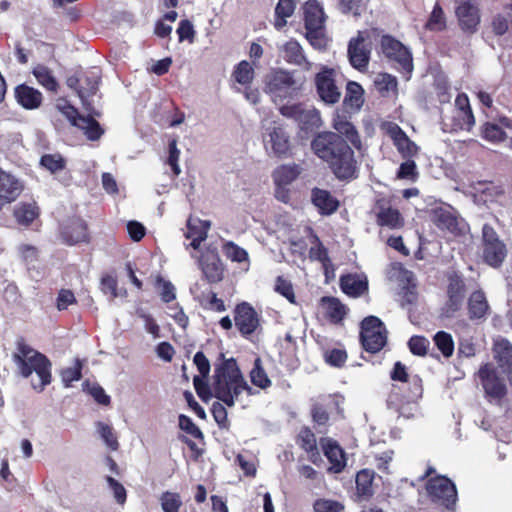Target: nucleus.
<instances>
[{"mask_svg": "<svg viewBox=\"0 0 512 512\" xmlns=\"http://www.w3.org/2000/svg\"><path fill=\"white\" fill-rule=\"evenodd\" d=\"M433 341L437 349L445 358H450L454 353V340L450 333L438 331L433 336Z\"/></svg>", "mask_w": 512, "mask_h": 512, "instance_id": "47", "label": "nucleus"}, {"mask_svg": "<svg viewBox=\"0 0 512 512\" xmlns=\"http://www.w3.org/2000/svg\"><path fill=\"white\" fill-rule=\"evenodd\" d=\"M380 44L385 57L398 64L397 69L409 77L413 71V58L409 49L391 35H383Z\"/></svg>", "mask_w": 512, "mask_h": 512, "instance_id": "10", "label": "nucleus"}, {"mask_svg": "<svg viewBox=\"0 0 512 512\" xmlns=\"http://www.w3.org/2000/svg\"><path fill=\"white\" fill-rule=\"evenodd\" d=\"M376 223L382 227L399 229L404 226V218L398 209L391 207L385 200L377 202Z\"/></svg>", "mask_w": 512, "mask_h": 512, "instance_id": "23", "label": "nucleus"}, {"mask_svg": "<svg viewBox=\"0 0 512 512\" xmlns=\"http://www.w3.org/2000/svg\"><path fill=\"white\" fill-rule=\"evenodd\" d=\"M506 255L507 250L503 242L489 243V245L483 246V260L491 267H500Z\"/></svg>", "mask_w": 512, "mask_h": 512, "instance_id": "36", "label": "nucleus"}, {"mask_svg": "<svg viewBox=\"0 0 512 512\" xmlns=\"http://www.w3.org/2000/svg\"><path fill=\"white\" fill-rule=\"evenodd\" d=\"M327 364L333 367L341 368L347 361L348 355L344 349H331L327 350L324 354Z\"/></svg>", "mask_w": 512, "mask_h": 512, "instance_id": "61", "label": "nucleus"}, {"mask_svg": "<svg viewBox=\"0 0 512 512\" xmlns=\"http://www.w3.org/2000/svg\"><path fill=\"white\" fill-rule=\"evenodd\" d=\"M429 345V340L426 337L420 335H414L408 341L410 352L413 355L421 357L427 354Z\"/></svg>", "mask_w": 512, "mask_h": 512, "instance_id": "60", "label": "nucleus"}, {"mask_svg": "<svg viewBox=\"0 0 512 512\" xmlns=\"http://www.w3.org/2000/svg\"><path fill=\"white\" fill-rule=\"evenodd\" d=\"M320 305L324 309L325 317L333 324L342 322L346 317L347 308L336 297L323 296L320 299Z\"/></svg>", "mask_w": 512, "mask_h": 512, "instance_id": "29", "label": "nucleus"}, {"mask_svg": "<svg viewBox=\"0 0 512 512\" xmlns=\"http://www.w3.org/2000/svg\"><path fill=\"white\" fill-rule=\"evenodd\" d=\"M270 144L274 155L278 158H285L290 154L291 142L290 136L286 132L284 126L276 121H273L269 127L266 128Z\"/></svg>", "mask_w": 512, "mask_h": 512, "instance_id": "18", "label": "nucleus"}, {"mask_svg": "<svg viewBox=\"0 0 512 512\" xmlns=\"http://www.w3.org/2000/svg\"><path fill=\"white\" fill-rule=\"evenodd\" d=\"M431 221L442 231H447L455 236L462 233L457 217L449 210L438 207L431 211Z\"/></svg>", "mask_w": 512, "mask_h": 512, "instance_id": "26", "label": "nucleus"}, {"mask_svg": "<svg viewBox=\"0 0 512 512\" xmlns=\"http://www.w3.org/2000/svg\"><path fill=\"white\" fill-rule=\"evenodd\" d=\"M222 251L232 262L242 263L249 259L248 252L233 241L225 242Z\"/></svg>", "mask_w": 512, "mask_h": 512, "instance_id": "51", "label": "nucleus"}, {"mask_svg": "<svg viewBox=\"0 0 512 512\" xmlns=\"http://www.w3.org/2000/svg\"><path fill=\"white\" fill-rule=\"evenodd\" d=\"M320 445L330 463L328 471L335 474L343 472L347 465V455L339 443L333 438L322 437Z\"/></svg>", "mask_w": 512, "mask_h": 512, "instance_id": "15", "label": "nucleus"}, {"mask_svg": "<svg viewBox=\"0 0 512 512\" xmlns=\"http://www.w3.org/2000/svg\"><path fill=\"white\" fill-rule=\"evenodd\" d=\"M40 164L51 173L62 171L66 167L65 159L58 153L44 154L40 159Z\"/></svg>", "mask_w": 512, "mask_h": 512, "instance_id": "53", "label": "nucleus"}, {"mask_svg": "<svg viewBox=\"0 0 512 512\" xmlns=\"http://www.w3.org/2000/svg\"><path fill=\"white\" fill-rule=\"evenodd\" d=\"M234 324L239 334L250 340L261 327L260 315L255 308L246 301L236 304L234 310Z\"/></svg>", "mask_w": 512, "mask_h": 512, "instance_id": "11", "label": "nucleus"}, {"mask_svg": "<svg viewBox=\"0 0 512 512\" xmlns=\"http://www.w3.org/2000/svg\"><path fill=\"white\" fill-rule=\"evenodd\" d=\"M305 30V37L314 49L319 51L327 49L329 39L325 33V26Z\"/></svg>", "mask_w": 512, "mask_h": 512, "instance_id": "45", "label": "nucleus"}, {"mask_svg": "<svg viewBox=\"0 0 512 512\" xmlns=\"http://www.w3.org/2000/svg\"><path fill=\"white\" fill-rule=\"evenodd\" d=\"M250 380L253 385L261 389H267L271 386V380L265 372L259 357L255 359L254 367L250 371Z\"/></svg>", "mask_w": 512, "mask_h": 512, "instance_id": "48", "label": "nucleus"}, {"mask_svg": "<svg viewBox=\"0 0 512 512\" xmlns=\"http://www.w3.org/2000/svg\"><path fill=\"white\" fill-rule=\"evenodd\" d=\"M76 127L84 130L87 139L91 141L100 139V137L104 134V129L101 127L99 122L91 116H83L80 118V121Z\"/></svg>", "mask_w": 512, "mask_h": 512, "instance_id": "44", "label": "nucleus"}, {"mask_svg": "<svg viewBox=\"0 0 512 512\" xmlns=\"http://www.w3.org/2000/svg\"><path fill=\"white\" fill-rule=\"evenodd\" d=\"M14 97L16 102L26 110H36L43 103L42 93L26 83L19 84L14 88Z\"/></svg>", "mask_w": 512, "mask_h": 512, "instance_id": "22", "label": "nucleus"}, {"mask_svg": "<svg viewBox=\"0 0 512 512\" xmlns=\"http://www.w3.org/2000/svg\"><path fill=\"white\" fill-rule=\"evenodd\" d=\"M455 15L460 29L466 34H474L480 25V10L475 0L457 1Z\"/></svg>", "mask_w": 512, "mask_h": 512, "instance_id": "12", "label": "nucleus"}, {"mask_svg": "<svg viewBox=\"0 0 512 512\" xmlns=\"http://www.w3.org/2000/svg\"><path fill=\"white\" fill-rule=\"evenodd\" d=\"M296 8L295 0H279L275 7V23L276 29L283 28L287 21L286 19L291 17Z\"/></svg>", "mask_w": 512, "mask_h": 512, "instance_id": "41", "label": "nucleus"}, {"mask_svg": "<svg viewBox=\"0 0 512 512\" xmlns=\"http://www.w3.org/2000/svg\"><path fill=\"white\" fill-rule=\"evenodd\" d=\"M417 165L413 158L406 159L405 162L401 163L398 171L397 178L409 179L415 181L418 178Z\"/></svg>", "mask_w": 512, "mask_h": 512, "instance_id": "63", "label": "nucleus"}, {"mask_svg": "<svg viewBox=\"0 0 512 512\" xmlns=\"http://www.w3.org/2000/svg\"><path fill=\"white\" fill-rule=\"evenodd\" d=\"M333 128L337 131V134L345 136L347 139L346 141H349L353 146L360 147V136L351 122L338 115L333 120Z\"/></svg>", "mask_w": 512, "mask_h": 512, "instance_id": "38", "label": "nucleus"}, {"mask_svg": "<svg viewBox=\"0 0 512 512\" xmlns=\"http://www.w3.org/2000/svg\"><path fill=\"white\" fill-rule=\"evenodd\" d=\"M160 504L163 512H180L183 503L179 493L165 491L160 496Z\"/></svg>", "mask_w": 512, "mask_h": 512, "instance_id": "50", "label": "nucleus"}, {"mask_svg": "<svg viewBox=\"0 0 512 512\" xmlns=\"http://www.w3.org/2000/svg\"><path fill=\"white\" fill-rule=\"evenodd\" d=\"M489 310V304L485 293L476 290L471 293L468 299V315L471 320L485 318Z\"/></svg>", "mask_w": 512, "mask_h": 512, "instance_id": "33", "label": "nucleus"}, {"mask_svg": "<svg viewBox=\"0 0 512 512\" xmlns=\"http://www.w3.org/2000/svg\"><path fill=\"white\" fill-rule=\"evenodd\" d=\"M406 390L401 391V387L392 385L391 391L387 397V405L394 408L400 415L403 414V405L417 402L423 395L422 379L418 375L411 376L410 380L404 384Z\"/></svg>", "mask_w": 512, "mask_h": 512, "instance_id": "9", "label": "nucleus"}, {"mask_svg": "<svg viewBox=\"0 0 512 512\" xmlns=\"http://www.w3.org/2000/svg\"><path fill=\"white\" fill-rule=\"evenodd\" d=\"M325 13L323 7L317 0H309L304 5V27L305 29L325 26Z\"/></svg>", "mask_w": 512, "mask_h": 512, "instance_id": "32", "label": "nucleus"}, {"mask_svg": "<svg viewBox=\"0 0 512 512\" xmlns=\"http://www.w3.org/2000/svg\"><path fill=\"white\" fill-rule=\"evenodd\" d=\"M233 79L242 86H249L255 77L253 66L246 60L240 61L232 72Z\"/></svg>", "mask_w": 512, "mask_h": 512, "instance_id": "42", "label": "nucleus"}, {"mask_svg": "<svg viewBox=\"0 0 512 512\" xmlns=\"http://www.w3.org/2000/svg\"><path fill=\"white\" fill-rule=\"evenodd\" d=\"M39 215V209L34 203H21L14 211L16 220L23 225H30Z\"/></svg>", "mask_w": 512, "mask_h": 512, "instance_id": "46", "label": "nucleus"}, {"mask_svg": "<svg viewBox=\"0 0 512 512\" xmlns=\"http://www.w3.org/2000/svg\"><path fill=\"white\" fill-rule=\"evenodd\" d=\"M387 340L386 327L378 317L370 315L361 321L360 343L366 352H380L386 346Z\"/></svg>", "mask_w": 512, "mask_h": 512, "instance_id": "5", "label": "nucleus"}, {"mask_svg": "<svg viewBox=\"0 0 512 512\" xmlns=\"http://www.w3.org/2000/svg\"><path fill=\"white\" fill-rule=\"evenodd\" d=\"M97 426L100 436L104 440L105 444L111 450H117L119 448V443L113 431V428L110 425L105 424L103 422H98Z\"/></svg>", "mask_w": 512, "mask_h": 512, "instance_id": "62", "label": "nucleus"}, {"mask_svg": "<svg viewBox=\"0 0 512 512\" xmlns=\"http://www.w3.org/2000/svg\"><path fill=\"white\" fill-rule=\"evenodd\" d=\"M284 60L291 65L305 66L306 70L311 68V63L307 60L303 48L295 39L287 41L282 48Z\"/></svg>", "mask_w": 512, "mask_h": 512, "instance_id": "30", "label": "nucleus"}, {"mask_svg": "<svg viewBox=\"0 0 512 512\" xmlns=\"http://www.w3.org/2000/svg\"><path fill=\"white\" fill-rule=\"evenodd\" d=\"M364 104V89L355 81H348L342 105L346 111L357 112Z\"/></svg>", "mask_w": 512, "mask_h": 512, "instance_id": "31", "label": "nucleus"}, {"mask_svg": "<svg viewBox=\"0 0 512 512\" xmlns=\"http://www.w3.org/2000/svg\"><path fill=\"white\" fill-rule=\"evenodd\" d=\"M374 475V471L369 469H362L356 474L355 482L358 496L367 499L373 495Z\"/></svg>", "mask_w": 512, "mask_h": 512, "instance_id": "39", "label": "nucleus"}, {"mask_svg": "<svg viewBox=\"0 0 512 512\" xmlns=\"http://www.w3.org/2000/svg\"><path fill=\"white\" fill-rule=\"evenodd\" d=\"M210 222L200 219H188L186 237H199L207 238Z\"/></svg>", "mask_w": 512, "mask_h": 512, "instance_id": "57", "label": "nucleus"}, {"mask_svg": "<svg viewBox=\"0 0 512 512\" xmlns=\"http://www.w3.org/2000/svg\"><path fill=\"white\" fill-rule=\"evenodd\" d=\"M297 122L301 131L306 134L312 133L320 127V114L316 109L307 110L304 108Z\"/></svg>", "mask_w": 512, "mask_h": 512, "instance_id": "40", "label": "nucleus"}, {"mask_svg": "<svg viewBox=\"0 0 512 512\" xmlns=\"http://www.w3.org/2000/svg\"><path fill=\"white\" fill-rule=\"evenodd\" d=\"M83 364L80 359H76L73 367H67L61 370V379L65 387H70L74 381L82 378Z\"/></svg>", "mask_w": 512, "mask_h": 512, "instance_id": "54", "label": "nucleus"}, {"mask_svg": "<svg viewBox=\"0 0 512 512\" xmlns=\"http://www.w3.org/2000/svg\"><path fill=\"white\" fill-rule=\"evenodd\" d=\"M340 288L346 295L356 298L367 292L368 283L356 275L347 274L340 277Z\"/></svg>", "mask_w": 512, "mask_h": 512, "instance_id": "34", "label": "nucleus"}, {"mask_svg": "<svg viewBox=\"0 0 512 512\" xmlns=\"http://www.w3.org/2000/svg\"><path fill=\"white\" fill-rule=\"evenodd\" d=\"M311 418L315 425V428L319 433H326V429H322V427H326L330 420V414L326 407L323 404L316 403L311 408Z\"/></svg>", "mask_w": 512, "mask_h": 512, "instance_id": "49", "label": "nucleus"}, {"mask_svg": "<svg viewBox=\"0 0 512 512\" xmlns=\"http://www.w3.org/2000/svg\"><path fill=\"white\" fill-rule=\"evenodd\" d=\"M316 93L324 104H337L342 96L341 87L337 83V71L328 66H321L314 76Z\"/></svg>", "mask_w": 512, "mask_h": 512, "instance_id": "7", "label": "nucleus"}, {"mask_svg": "<svg viewBox=\"0 0 512 512\" xmlns=\"http://www.w3.org/2000/svg\"><path fill=\"white\" fill-rule=\"evenodd\" d=\"M300 174L299 166L296 164L292 165H281L276 168L273 172V180L276 185V192L279 193V190L283 187L290 185L293 181L297 179Z\"/></svg>", "mask_w": 512, "mask_h": 512, "instance_id": "35", "label": "nucleus"}, {"mask_svg": "<svg viewBox=\"0 0 512 512\" xmlns=\"http://www.w3.org/2000/svg\"><path fill=\"white\" fill-rule=\"evenodd\" d=\"M12 360L23 378L30 377L33 372L36 373L38 381L32 380L31 385L37 392H42L51 383V361L46 355L33 349L23 337L16 341V351L12 354Z\"/></svg>", "mask_w": 512, "mask_h": 512, "instance_id": "3", "label": "nucleus"}, {"mask_svg": "<svg viewBox=\"0 0 512 512\" xmlns=\"http://www.w3.org/2000/svg\"><path fill=\"white\" fill-rule=\"evenodd\" d=\"M213 393L205 378L195 375L193 384L198 397L205 403L214 396L228 407H233L238 396L246 391L252 394V388L244 379L234 358L224 360L215 368Z\"/></svg>", "mask_w": 512, "mask_h": 512, "instance_id": "1", "label": "nucleus"}, {"mask_svg": "<svg viewBox=\"0 0 512 512\" xmlns=\"http://www.w3.org/2000/svg\"><path fill=\"white\" fill-rule=\"evenodd\" d=\"M493 353L498 366L507 375L512 385V344L507 339L501 338L494 343Z\"/></svg>", "mask_w": 512, "mask_h": 512, "instance_id": "24", "label": "nucleus"}, {"mask_svg": "<svg viewBox=\"0 0 512 512\" xmlns=\"http://www.w3.org/2000/svg\"><path fill=\"white\" fill-rule=\"evenodd\" d=\"M32 74L36 78L37 82L47 91L57 93L59 89V83L49 67L44 64H37L33 68Z\"/></svg>", "mask_w": 512, "mask_h": 512, "instance_id": "37", "label": "nucleus"}, {"mask_svg": "<svg viewBox=\"0 0 512 512\" xmlns=\"http://www.w3.org/2000/svg\"><path fill=\"white\" fill-rule=\"evenodd\" d=\"M311 149L328 165L338 180L357 177L358 165L354 151L339 134L331 131L317 133L311 141Z\"/></svg>", "mask_w": 512, "mask_h": 512, "instance_id": "2", "label": "nucleus"}, {"mask_svg": "<svg viewBox=\"0 0 512 512\" xmlns=\"http://www.w3.org/2000/svg\"><path fill=\"white\" fill-rule=\"evenodd\" d=\"M155 287L160 289L159 295L164 303H170L175 300L176 293L174 285L165 280L161 275H157L155 279Z\"/></svg>", "mask_w": 512, "mask_h": 512, "instance_id": "56", "label": "nucleus"}, {"mask_svg": "<svg viewBox=\"0 0 512 512\" xmlns=\"http://www.w3.org/2000/svg\"><path fill=\"white\" fill-rule=\"evenodd\" d=\"M200 304L206 310L216 312H224L226 310L224 301L218 298L217 294L213 291L202 293Z\"/></svg>", "mask_w": 512, "mask_h": 512, "instance_id": "55", "label": "nucleus"}, {"mask_svg": "<svg viewBox=\"0 0 512 512\" xmlns=\"http://www.w3.org/2000/svg\"><path fill=\"white\" fill-rule=\"evenodd\" d=\"M478 375L486 397L500 401L506 396L507 388L505 383L499 378L495 369L489 363L480 367Z\"/></svg>", "mask_w": 512, "mask_h": 512, "instance_id": "13", "label": "nucleus"}, {"mask_svg": "<svg viewBox=\"0 0 512 512\" xmlns=\"http://www.w3.org/2000/svg\"><path fill=\"white\" fill-rule=\"evenodd\" d=\"M499 124L492 122H486L481 127V136L483 139L492 142L499 143L507 138L503 127L512 129V120L506 116L499 117Z\"/></svg>", "mask_w": 512, "mask_h": 512, "instance_id": "28", "label": "nucleus"}, {"mask_svg": "<svg viewBox=\"0 0 512 512\" xmlns=\"http://www.w3.org/2000/svg\"><path fill=\"white\" fill-rule=\"evenodd\" d=\"M465 293V283L459 276H453L449 279L447 286L448 299L443 308L447 317H452L460 310Z\"/></svg>", "mask_w": 512, "mask_h": 512, "instance_id": "21", "label": "nucleus"}, {"mask_svg": "<svg viewBox=\"0 0 512 512\" xmlns=\"http://www.w3.org/2000/svg\"><path fill=\"white\" fill-rule=\"evenodd\" d=\"M176 32L179 42L188 41L189 43H193L195 40L196 32L193 24L188 19H183L179 22Z\"/></svg>", "mask_w": 512, "mask_h": 512, "instance_id": "64", "label": "nucleus"}, {"mask_svg": "<svg viewBox=\"0 0 512 512\" xmlns=\"http://www.w3.org/2000/svg\"><path fill=\"white\" fill-rule=\"evenodd\" d=\"M313 246L309 249V257L311 260L318 261L322 266L327 269L328 265L331 264V259L328 254V249L321 242L320 238L313 234L311 237Z\"/></svg>", "mask_w": 512, "mask_h": 512, "instance_id": "43", "label": "nucleus"}, {"mask_svg": "<svg viewBox=\"0 0 512 512\" xmlns=\"http://www.w3.org/2000/svg\"><path fill=\"white\" fill-rule=\"evenodd\" d=\"M364 37L359 33L356 38H352L348 44V57L351 66L360 72L367 70L370 61V49L364 44Z\"/></svg>", "mask_w": 512, "mask_h": 512, "instance_id": "20", "label": "nucleus"}, {"mask_svg": "<svg viewBox=\"0 0 512 512\" xmlns=\"http://www.w3.org/2000/svg\"><path fill=\"white\" fill-rule=\"evenodd\" d=\"M179 428L195 439L204 440V434L201 429L187 415L181 414L178 418Z\"/></svg>", "mask_w": 512, "mask_h": 512, "instance_id": "59", "label": "nucleus"}, {"mask_svg": "<svg viewBox=\"0 0 512 512\" xmlns=\"http://www.w3.org/2000/svg\"><path fill=\"white\" fill-rule=\"evenodd\" d=\"M200 267L205 279L210 284L222 281L224 277V266L216 249H207L199 260Z\"/></svg>", "mask_w": 512, "mask_h": 512, "instance_id": "17", "label": "nucleus"}, {"mask_svg": "<svg viewBox=\"0 0 512 512\" xmlns=\"http://www.w3.org/2000/svg\"><path fill=\"white\" fill-rule=\"evenodd\" d=\"M61 238L68 245L90 242L88 224L81 218L71 219L61 230Z\"/></svg>", "mask_w": 512, "mask_h": 512, "instance_id": "19", "label": "nucleus"}, {"mask_svg": "<svg viewBox=\"0 0 512 512\" xmlns=\"http://www.w3.org/2000/svg\"><path fill=\"white\" fill-rule=\"evenodd\" d=\"M311 202L318 209L321 215H331L339 208V201L325 189L313 188L311 191Z\"/></svg>", "mask_w": 512, "mask_h": 512, "instance_id": "27", "label": "nucleus"}, {"mask_svg": "<svg viewBox=\"0 0 512 512\" xmlns=\"http://www.w3.org/2000/svg\"><path fill=\"white\" fill-rule=\"evenodd\" d=\"M100 82L101 74L97 68L80 69L66 79L67 86L77 93L84 106L97 93Z\"/></svg>", "mask_w": 512, "mask_h": 512, "instance_id": "6", "label": "nucleus"}, {"mask_svg": "<svg viewBox=\"0 0 512 512\" xmlns=\"http://www.w3.org/2000/svg\"><path fill=\"white\" fill-rule=\"evenodd\" d=\"M301 85L293 72L281 68L272 69L265 78V92L275 98H294L299 95Z\"/></svg>", "mask_w": 512, "mask_h": 512, "instance_id": "4", "label": "nucleus"}, {"mask_svg": "<svg viewBox=\"0 0 512 512\" xmlns=\"http://www.w3.org/2000/svg\"><path fill=\"white\" fill-rule=\"evenodd\" d=\"M426 28L431 31H443L446 29V18L441 5L437 2L426 23Z\"/></svg>", "mask_w": 512, "mask_h": 512, "instance_id": "52", "label": "nucleus"}, {"mask_svg": "<svg viewBox=\"0 0 512 512\" xmlns=\"http://www.w3.org/2000/svg\"><path fill=\"white\" fill-rule=\"evenodd\" d=\"M296 444L307 453L308 458L314 464L321 460V455L317 447V439L308 426H302L295 437Z\"/></svg>", "mask_w": 512, "mask_h": 512, "instance_id": "25", "label": "nucleus"}, {"mask_svg": "<svg viewBox=\"0 0 512 512\" xmlns=\"http://www.w3.org/2000/svg\"><path fill=\"white\" fill-rule=\"evenodd\" d=\"M23 189V183L16 176L0 168V212L15 202Z\"/></svg>", "mask_w": 512, "mask_h": 512, "instance_id": "16", "label": "nucleus"}, {"mask_svg": "<svg viewBox=\"0 0 512 512\" xmlns=\"http://www.w3.org/2000/svg\"><path fill=\"white\" fill-rule=\"evenodd\" d=\"M426 491L431 501L454 511L458 499L455 484L446 476L437 475L428 479Z\"/></svg>", "mask_w": 512, "mask_h": 512, "instance_id": "8", "label": "nucleus"}, {"mask_svg": "<svg viewBox=\"0 0 512 512\" xmlns=\"http://www.w3.org/2000/svg\"><path fill=\"white\" fill-rule=\"evenodd\" d=\"M385 131L403 159L418 156L420 147L409 138L398 124L393 122L387 123Z\"/></svg>", "mask_w": 512, "mask_h": 512, "instance_id": "14", "label": "nucleus"}, {"mask_svg": "<svg viewBox=\"0 0 512 512\" xmlns=\"http://www.w3.org/2000/svg\"><path fill=\"white\" fill-rule=\"evenodd\" d=\"M314 512H344L345 505L333 499L319 498L313 503Z\"/></svg>", "mask_w": 512, "mask_h": 512, "instance_id": "58", "label": "nucleus"}]
</instances>
